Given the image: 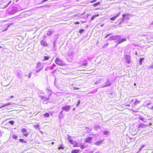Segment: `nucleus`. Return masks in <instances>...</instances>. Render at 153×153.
<instances>
[{
  "label": "nucleus",
  "instance_id": "1",
  "mask_svg": "<svg viewBox=\"0 0 153 153\" xmlns=\"http://www.w3.org/2000/svg\"><path fill=\"white\" fill-rule=\"evenodd\" d=\"M67 136L68 141L71 144L73 145L74 147H78L79 146L78 144L76 142L74 141L71 136L68 134L67 135Z\"/></svg>",
  "mask_w": 153,
  "mask_h": 153
},
{
  "label": "nucleus",
  "instance_id": "2",
  "mask_svg": "<svg viewBox=\"0 0 153 153\" xmlns=\"http://www.w3.org/2000/svg\"><path fill=\"white\" fill-rule=\"evenodd\" d=\"M55 63L59 65L62 66L65 65L64 62L61 59L59 58H57L55 59Z\"/></svg>",
  "mask_w": 153,
  "mask_h": 153
},
{
  "label": "nucleus",
  "instance_id": "3",
  "mask_svg": "<svg viewBox=\"0 0 153 153\" xmlns=\"http://www.w3.org/2000/svg\"><path fill=\"white\" fill-rule=\"evenodd\" d=\"M92 142V138L90 137H87L84 140V142L88 143H91Z\"/></svg>",
  "mask_w": 153,
  "mask_h": 153
},
{
  "label": "nucleus",
  "instance_id": "4",
  "mask_svg": "<svg viewBox=\"0 0 153 153\" xmlns=\"http://www.w3.org/2000/svg\"><path fill=\"white\" fill-rule=\"evenodd\" d=\"M21 131L23 134V135L25 137H27L28 135V134L27 132V130L25 128H23L21 129Z\"/></svg>",
  "mask_w": 153,
  "mask_h": 153
},
{
  "label": "nucleus",
  "instance_id": "5",
  "mask_svg": "<svg viewBox=\"0 0 153 153\" xmlns=\"http://www.w3.org/2000/svg\"><path fill=\"white\" fill-rule=\"evenodd\" d=\"M36 68L39 69V71H40L43 68V66L40 62H38L37 63Z\"/></svg>",
  "mask_w": 153,
  "mask_h": 153
},
{
  "label": "nucleus",
  "instance_id": "6",
  "mask_svg": "<svg viewBox=\"0 0 153 153\" xmlns=\"http://www.w3.org/2000/svg\"><path fill=\"white\" fill-rule=\"evenodd\" d=\"M70 108L71 106L70 105H66L62 108V109L65 111H68Z\"/></svg>",
  "mask_w": 153,
  "mask_h": 153
},
{
  "label": "nucleus",
  "instance_id": "7",
  "mask_svg": "<svg viewBox=\"0 0 153 153\" xmlns=\"http://www.w3.org/2000/svg\"><path fill=\"white\" fill-rule=\"evenodd\" d=\"M46 94L45 96H48V97L52 95V91H51L49 89H47L46 91Z\"/></svg>",
  "mask_w": 153,
  "mask_h": 153
},
{
  "label": "nucleus",
  "instance_id": "8",
  "mask_svg": "<svg viewBox=\"0 0 153 153\" xmlns=\"http://www.w3.org/2000/svg\"><path fill=\"white\" fill-rule=\"evenodd\" d=\"M120 12H119L115 16L111 18H110V20H114L116 19L117 17L120 15Z\"/></svg>",
  "mask_w": 153,
  "mask_h": 153
},
{
  "label": "nucleus",
  "instance_id": "9",
  "mask_svg": "<svg viewBox=\"0 0 153 153\" xmlns=\"http://www.w3.org/2000/svg\"><path fill=\"white\" fill-rule=\"evenodd\" d=\"M41 44L44 46H47L48 44L46 42L44 39L42 40L40 42Z\"/></svg>",
  "mask_w": 153,
  "mask_h": 153
},
{
  "label": "nucleus",
  "instance_id": "10",
  "mask_svg": "<svg viewBox=\"0 0 153 153\" xmlns=\"http://www.w3.org/2000/svg\"><path fill=\"white\" fill-rule=\"evenodd\" d=\"M80 150L79 149L73 150L71 152V153H80Z\"/></svg>",
  "mask_w": 153,
  "mask_h": 153
},
{
  "label": "nucleus",
  "instance_id": "11",
  "mask_svg": "<svg viewBox=\"0 0 153 153\" xmlns=\"http://www.w3.org/2000/svg\"><path fill=\"white\" fill-rule=\"evenodd\" d=\"M88 64V61L86 60H85L84 61L83 63H82L80 65V66H83L87 65Z\"/></svg>",
  "mask_w": 153,
  "mask_h": 153
},
{
  "label": "nucleus",
  "instance_id": "12",
  "mask_svg": "<svg viewBox=\"0 0 153 153\" xmlns=\"http://www.w3.org/2000/svg\"><path fill=\"white\" fill-rule=\"evenodd\" d=\"M117 36H111L109 37V39L110 40H113L116 39Z\"/></svg>",
  "mask_w": 153,
  "mask_h": 153
},
{
  "label": "nucleus",
  "instance_id": "13",
  "mask_svg": "<svg viewBox=\"0 0 153 153\" xmlns=\"http://www.w3.org/2000/svg\"><path fill=\"white\" fill-rule=\"evenodd\" d=\"M16 12V10L14 7L12 8L10 12V13L12 14H13L15 13Z\"/></svg>",
  "mask_w": 153,
  "mask_h": 153
},
{
  "label": "nucleus",
  "instance_id": "14",
  "mask_svg": "<svg viewBox=\"0 0 153 153\" xmlns=\"http://www.w3.org/2000/svg\"><path fill=\"white\" fill-rule=\"evenodd\" d=\"M126 38H122L118 42V44H120L122 42H123L125 41H126Z\"/></svg>",
  "mask_w": 153,
  "mask_h": 153
},
{
  "label": "nucleus",
  "instance_id": "15",
  "mask_svg": "<svg viewBox=\"0 0 153 153\" xmlns=\"http://www.w3.org/2000/svg\"><path fill=\"white\" fill-rule=\"evenodd\" d=\"M99 16V14L98 13L96 15H95L93 16L91 19V20H93L96 17Z\"/></svg>",
  "mask_w": 153,
  "mask_h": 153
},
{
  "label": "nucleus",
  "instance_id": "16",
  "mask_svg": "<svg viewBox=\"0 0 153 153\" xmlns=\"http://www.w3.org/2000/svg\"><path fill=\"white\" fill-rule=\"evenodd\" d=\"M144 58H140V59L139 62L140 65H142V62L144 60Z\"/></svg>",
  "mask_w": 153,
  "mask_h": 153
},
{
  "label": "nucleus",
  "instance_id": "17",
  "mask_svg": "<svg viewBox=\"0 0 153 153\" xmlns=\"http://www.w3.org/2000/svg\"><path fill=\"white\" fill-rule=\"evenodd\" d=\"M44 59L42 60L43 61L48 60L50 58V57L48 56H44Z\"/></svg>",
  "mask_w": 153,
  "mask_h": 153
},
{
  "label": "nucleus",
  "instance_id": "18",
  "mask_svg": "<svg viewBox=\"0 0 153 153\" xmlns=\"http://www.w3.org/2000/svg\"><path fill=\"white\" fill-rule=\"evenodd\" d=\"M10 104H11L10 103H7V104H4V105L1 106L0 107V108H2L6 106H7L8 105H10Z\"/></svg>",
  "mask_w": 153,
  "mask_h": 153
},
{
  "label": "nucleus",
  "instance_id": "19",
  "mask_svg": "<svg viewBox=\"0 0 153 153\" xmlns=\"http://www.w3.org/2000/svg\"><path fill=\"white\" fill-rule=\"evenodd\" d=\"M44 116L45 118L48 117H49L50 115L48 113H46L44 114Z\"/></svg>",
  "mask_w": 153,
  "mask_h": 153
},
{
  "label": "nucleus",
  "instance_id": "20",
  "mask_svg": "<svg viewBox=\"0 0 153 153\" xmlns=\"http://www.w3.org/2000/svg\"><path fill=\"white\" fill-rule=\"evenodd\" d=\"M87 146H85L83 143L82 145L80 146V147L81 149H83L85 148Z\"/></svg>",
  "mask_w": 153,
  "mask_h": 153
},
{
  "label": "nucleus",
  "instance_id": "21",
  "mask_svg": "<svg viewBox=\"0 0 153 153\" xmlns=\"http://www.w3.org/2000/svg\"><path fill=\"white\" fill-rule=\"evenodd\" d=\"M64 147L63 145H61L59 146V147L58 148V149H61L62 150H63L64 149Z\"/></svg>",
  "mask_w": 153,
  "mask_h": 153
},
{
  "label": "nucleus",
  "instance_id": "22",
  "mask_svg": "<svg viewBox=\"0 0 153 153\" xmlns=\"http://www.w3.org/2000/svg\"><path fill=\"white\" fill-rule=\"evenodd\" d=\"M52 32L51 31H48L47 34L48 36H51L52 35Z\"/></svg>",
  "mask_w": 153,
  "mask_h": 153
},
{
  "label": "nucleus",
  "instance_id": "23",
  "mask_svg": "<svg viewBox=\"0 0 153 153\" xmlns=\"http://www.w3.org/2000/svg\"><path fill=\"white\" fill-rule=\"evenodd\" d=\"M8 123H10L11 125H13L14 124V122L13 121L11 120L9 121Z\"/></svg>",
  "mask_w": 153,
  "mask_h": 153
},
{
  "label": "nucleus",
  "instance_id": "24",
  "mask_svg": "<svg viewBox=\"0 0 153 153\" xmlns=\"http://www.w3.org/2000/svg\"><path fill=\"white\" fill-rule=\"evenodd\" d=\"M100 2H98L97 3L94 4H93V5L94 6H96L98 5H100Z\"/></svg>",
  "mask_w": 153,
  "mask_h": 153
},
{
  "label": "nucleus",
  "instance_id": "25",
  "mask_svg": "<svg viewBox=\"0 0 153 153\" xmlns=\"http://www.w3.org/2000/svg\"><path fill=\"white\" fill-rule=\"evenodd\" d=\"M12 137L13 139H14L15 140H16L17 139V136L16 135H12Z\"/></svg>",
  "mask_w": 153,
  "mask_h": 153
},
{
  "label": "nucleus",
  "instance_id": "26",
  "mask_svg": "<svg viewBox=\"0 0 153 153\" xmlns=\"http://www.w3.org/2000/svg\"><path fill=\"white\" fill-rule=\"evenodd\" d=\"M19 140V141L20 142H21V143H22V142H24L25 143H26V141H24V140L22 139H20Z\"/></svg>",
  "mask_w": 153,
  "mask_h": 153
},
{
  "label": "nucleus",
  "instance_id": "27",
  "mask_svg": "<svg viewBox=\"0 0 153 153\" xmlns=\"http://www.w3.org/2000/svg\"><path fill=\"white\" fill-rule=\"evenodd\" d=\"M103 133L105 135H107L108 134V132L107 131H103Z\"/></svg>",
  "mask_w": 153,
  "mask_h": 153
},
{
  "label": "nucleus",
  "instance_id": "28",
  "mask_svg": "<svg viewBox=\"0 0 153 153\" xmlns=\"http://www.w3.org/2000/svg\"><path fill=\"white\" fill-rule=\"evenodd\" d=\"M84 31V30L83 29H82L79 30V33L80 34H82V33Z\"/></svg>",
  "mask_w": 153,
  "mask_h": 153
},
{
  "label": "nucleus",
  "instance_id": "29",
  "mask_svg": "<svg viewBox=\"0 0 153 153\" xmlns=\"http://www.w3.org/2000/svg\"><path fill=\"white\" fill-rule=\"evenodd\" d=\"M80 101L79 100L78 101L77 103L76 104V106H78L80 104Z\"/></svg>",
  "mask_w": 153,
  "mask_h": 153
},
{
  "label": "nucleus",
  "instance_id": "30",
  "mask_svg": "<svg viewBox=\"0 0 153 153\" xmlns=\"http://www.w3.org/2000/svg\"><path fill=\"white\" fill-rule=\"evenodd\" d=\"M39 97H40L41 99H43L45 98L44 97L42 96H39Z\"/></svg>",
  "mask_w": 153,
  "mask_h": 153
},
{
  "label": "nucleus",
  "instance_id": "31",
  "mask_svg": "<svg viewBox=\"0 0 153 153\" xmlns=\"http://www.w3.org/2000/svg\"><path fill=\"white\" fill-rule=\"evenodd\" d=\"M74 89V90H78L79 89V88H76V87H74L73 88Z\"/></svg>",
  "mask_w": 153,
  "mask_h": 153
},
{
  "label": "nucleus",
  "instance_id": "32",
  "mask_svg": "<svg viewBox=\"0 0 153 153\" xmlns=\"http://www.w3.org/2000/svg\"><path fill=\"white\" fill-rule=\"evenodd\" d=\"M34 127H39V125H35L34 126Z\"/></svg>",
  "mask_w": 153,
  "mask_h": 153
},
{
  "label": "nucleus",
  "instance_id": "33",
  "mask_svg": "<svg viewBox=\"0 0 153 153\" xmlns=\"http://www.w3.org/2000/svg\"><path fill=\"white\" fill-rule=\"evenodd\" d=\"M126 62L128 64H129L130 63V60H128Z\"/></svg>",
  "mask_w": 153,
  "mask_h": 153
},
{
  "label": "nucleus",
  "instance_id": "34",
  "mask_svg": "<svg viewBox=\"0 0 153 153\" xmlns=\"http://www.w3.org/2000/svg\"><path fill=\"white\" fill-rule=\"evenodd\" d=\"M97 1V0H93L91 1V3H92Z\"/></svg>",
  "mask_w": 153,
  "mask_h": 153
},
{
  "label": "nucleus",
  "instance_id": "35",
  "mask_svg": "<svg viewBox=\"0 0 153 153\" xmlns=\"http://www.w3.org/2000/svg\"><path fill=\"white\" fill-rule=\"evenodd\" d=\"M79 24V22H76L75 23V25H76V24Z\"/></svg>",
  "mask_w": 153,
  "mask_h": 153
},
{
  "label": "nucleus",
  "instance_id": "36",
  "mask_svg": "<svg viewBox=\"0 0 153 153\" xmlns=\"http://www.w3.org/2000/svg\"><path fill=\"white\" fill-rule=\"evenodd\" d=\"M48 0H43L42 1V2H41L42 3H43L44 2H45V1H48Z\"/></svg>",
  "mask_w": 153,
  "mask_h": 153
},
{
  "label": "nucleus",
  "instance_id": "37",
  "mask_svg": "<svg viewBox=\"0 0 153 153\" xmlns=\"http://www.w3.org/2000/svg\"><path fill=\"white\" fill-rule=\"evenodd\" d=\"M110 35V34H108L105 37V38H106L108 37V36H109Z\"/></svg>",
  "mask_w": 153,
  "mask_h": 153
},
{
  "label": "nucleus",
  "instance_id": "38",
  "mask_svg": "<svg viewBox=\"0 0 153 153\" xmlns=\"http://www.w3.org/2000/svg\"><path fill=\"white\" fill-rule=\"evenodd\" d=\"M14 97V96H12L10 97V98H12Z\"/></svg>",
  "mask_w": 153,
  "mask_h": 153
},
{
  "label": "nucleus",
  "instance_id": "39",
  "mask_svg": "<svg viewBox=\"0 0 153 153\" xmlns=\"http://www.w3.org/2000/svg\"><path fill=\"white\" fill-rule=\"evenodd\" d=\"M10 2L4 7H6L7 6V5L9 4Z\"/></svg>",
  "mask_w": 153,
  "mask_h": 153
},
{
  "label": "nucleus",
  "instance_id": "40",
  "mask_svg": "<svg viewBox=\"0 0 153 153\" xmlns=\"http://www.w3.org/2000/svg\"><path fill=\"white\" fill-rule=\"evenodd\" d=\"M51 143V144H52V145H53V144L54 143V142H52Z\"/></svg>",
  "mask_w": 153,
  "mask_h": 153
},
{
  "label": "nucleus",
  "instance_id": "41",
  "mask_svg": "<svg viewBox=\"0 0 153 153\" xmlns=\"http://www.w3.org/2000/svg\"><path fill=\"white\" fill-rule=\"evenodd\" d=\"M40 71H39V70H37L36 71V72H38Z\"/></svg>",
  "mask_w": 153,
  "mask_h": 153
},
{
  "label": "nucleus",
  "instance_id": "42",
  "mask_svg": "<svg viewBox=\"0 0 153 153\" xmlns=\"http://www.w3.org/2000/svg\"><path fill=\"white\" fill-rule=\"evenodd\" d=\"M47 99L46 100H49V98H46Z\"/></svg>",
  "mask_w": 153,
  "mask_h": 153
},
{
  "label": "nucleus",
  "instance_id": "43",
  "mask_svg": "<svg viewBox=\"0 0 153 153\" xmlns=\"http://www.w3.org/2000/svg\"><path fill=\"white\" fill-rule=\"evenodd\" d=\"M144 146H144V145H143V146H142L141 147L142 148H143V147H144Z\"/></svg>",
  "mask_w": 153,
  "mask_h": 153
},
{
  "label": "nucleus",
  "instance_id": "44",
  "mask_svg": "<svg viewBox=\"0 0 153 153\" xmlns=\"http://www.w3.org/2000/svg\"><path fill=\"white\" fill-rule=\"evenodd\" d=\"M142 148L141 147L140 148V150L142 149Z\"/></svg>",
  "mask_w": 153,
  "mask_h": 153
},
{
  "label": "nucleus",
  "instance_id": "45",
  "mask_svg": "<svg viewBox=\"0 0 153 153\" xmlns=\"http://www.w3.org/2000/svg\"><path fill=\"white\" fill-rule=\"evenodd\" d=\"M62 112H63V111H61V112L60 113H61V114H62Z\"/></svg>",
  "mask_w": 153,
  "mask_h": 153
},
{
  "label": "nucleus",
  "instance_id": "46",
  "mask_svg": "<svg viewBox=\"0 0 153 153\" xmlns=\"http://www.w3.org/2000/svg\"><path fill=\"white\" fill-rule=\"evenodd\" d=\"M44 38H45V37H46V36H44Z\"/></svg>",
  "mask_w": 153,
  "mask_h": 153
},
{
  "label": "nucleus",
  "instance_id": "47",
  "mask_svg": "<svg viewBox=\"0 0 153 153\" xmlns=\"http://www.w3.org/2000/svg\"><path fill=\"white\" fill-rule=\"evenodd\" d=\"M2 48V47L1 46H0V48Z\"/></svg>",
  "mask_w": 153,
  "mask_h": 153
},
{
  "label": "nucleus",
  "instance_id": "48",
  "mask_svg": "<svg viewBox=\"0 0 153 153\" xmlns=\"http://www.w3.org/2000/svg\"><path fill=\"white\" fill-rule=\"evenodd\" d=\"M99 8H97L96 9V10L99 9Z\"/></svg>",
  "mask_w": 153,
  "mask_h": 153
},
{
  "label": "nucleus",
  "instance_id": "49",
  "mask_svg": "<svg viewBox=\"0 0 153 153\" xmlns=\"http://www.w3.org/2000/svg\"><path fill=\"white\" fill-rule=\"evenodd\" d=\"M10 119V118H9V119H7L6 120H8V119Z\"/></svg>",
  "mask_w": 153,
  "mask_h": 153
},
{
  "label": "nucleus",
  "instance_id": "50",
  "mask_svg": "<svg viewBox=\"0 0 153 153\" xmlns=\"http://www.w3.org/2000/svg\"><path fill=\"white\" fill-rule=\"evenodd\" d=\"M152 108H153V106H152Z\"/></svg>",
  "mask_w": 153,
  "mask_h": 153
},
{
  "label": "nucleus",
  "instance_id": "51",
  "mask_svg": "<svg viewBox=\"0 0 153 153\" xmlns=\"http://www.w3.org/2000/svg\"><path fill=\"white\" fill-rule=\"evenodd\" d=\"M122 22H120V23H121Z\"/></svg>",
  "mask_w": 153,
  "mask_h": 153
}]
</instances>
